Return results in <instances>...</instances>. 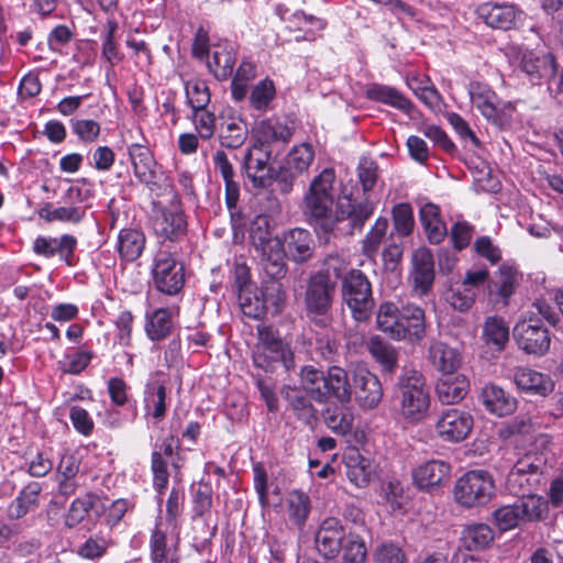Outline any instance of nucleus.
Segmentation results:
<instances>
[{
    "label": "nucleus",
    "mask_w": 563,
    "mask_h": 563,
    "mask_svg": "<svg viewBox=\"0 0 563 563\" xmlns=\"http://www.w3.org/2000/svg\"><path fill=\"white\" fill-rule=\"evenodd\" d=\"M334 181L335 173L332 168H324L312 179L303 197L305 214L320 224L325 232H332L334 225L343 221H347L351 233L361 230L374 212L373 202L367 198L355 202L350 196H343L338 199L333 211Z\"/></svg>",
    "instance_id": "nucleus-1"
},
{
    "label": "nucleus",
    "mask_w": 563,
    "mask_h": 563,
    "mask_svg": "<svg viewBox=\"0 0 563 563\" xmlns=\"http://www.w3.org/2000/svg\"><path fill=\"white\" fill-rule=\"evenodd\" d=\"M377 328L389 338L416 344L426 336L424 310L407 303L399 309L394 302H383L376 316Z\"/></svg>",
    "instance_id": "nucleus-2"
},
{
    "label": "nucleus",
    "mask_w": 563,
    "mask_h": 563,
    "mask_svg": "<svg viewBox=\"0 0 563 563\" xmlns=\"http://www.w3.org/2000/svg\"><path fill=\"white\" fill-rule=\"evenodd\" d=\"M542 319L555 324L559 316L554 307L545 300L538 299L514 328V336L519 347L527 354L541 356L550 349V333Z\"/></svg>",
    "instance_id": "nucleus-3"
},
{
    "label": "nucleus",
    "mask_w": 563,
    "mask_h": 563,
    "mask_svg": "<svg viewBox=\"0 0 563 563\" xmlns=\"http://www.w3.org/2000/svg\"><path fill=\"white\" fill-rule=\"evenodd\" d=\"M394 408L407 423L417 424L428 416L431 396L424 376L416 369H406L395 387Z\"/></svg>",
    "instance_id": "nucleus-4"
},
{
    "label": "nucleus",
    "mask_w": 563,
    "mask_h": 563,
    "mask_svg": "<svg viewBox=\"0 0 563 563\" xmlns=\"http://www.w3.org/2000/svg\"><path fill=\"white\" fill-rule=\"evenodd\" d=\"M250 239L262 256L266 273L273 278L284 276L283 242L273 234L267 216L255 217L250 227Z\"/></svg>",
    "instance_id": "nucleus-5"
},
{
    "label": "nucleus",
    "mask_w": 563,
    "mask_h": 563,
    "mask_svg": "<svg viewBox=\"0 0 563 563\" xmlns=\"http://www.w3.org/2000/svg\"><path fill=\"white\" fill-rule=\"evenodd\" d=\"M258 342L253 350V363L265 372L283 365L286 372L295 369V357L288 343L269 327H260Z\"/></svg>",
    "instance_id": "nucleus-6"
},
{
    "label": "nucleus",
    "mask_w": 563,
    "mask_h": 563,
    "mask_svg": "<svg viewBox=\"0 0 563 563\" xmlns=\"http://www.w3.org/2000/svg\"><path fill=\"white\" fill-rule=\"evenodd\" d=\"M548 511V501L538 495L519 498L511 505L498 507L492 514L493 523L503 532L519 527L523 522L536 521Z\"/></svg>",
    "instance_id": "nucleus-7"
},
{
    "label": "nucleus",
    "mask_w": 563,
    "mask_h": 563,
    "mask_svg": "<svg viewBox=\"0 0 563 563\" xmlns=\"http://www.w3.org/2000/svg\"><path fill=\"white\" fill-rule=\"evenodd\" d=\"M335 292V282L327 274H313L306 286L307 316L316 325L325 328L331 322L330 309Z\"/></svg>",
    "instance_id": "nucleus-8"
},
{
    "label": "nucleus",
    "mask_w": 563,
    "mask_h": 563,
    "mask_svg": "<svg viewBox=\"0 0 563 563\" xmlns=\"http://www.w3.org/2000/svg\"><path fill=\"white\" fill-rule=\"evenodd\" d=\"M496 486L493 475L485 470L463 474L454 485L455 501L465 508L482 507L490 501Z\"/></svg>",
    "instance_id": "nucleus-9"
},
{
    "label": "nucleus",
    "mask_w": 563,
    "mask_h": 563,
    "mask_svg": "<svg viewBox=\"0 0 563 563\" xmlns=\"http://www.w3.org/2000/svg\"><path fill=\"white\" fill-rule=\"evenodd\" d=\"M342 298L357 322L369 319L374 307L372 286L366 275L358 269H351L343 278Z\"/></svg>",
    "instance_id": "nucleus-10"
},
{
    "label": "nucleus",
    "mask_w": 563,
    "mask_h": 563,
    "mask_svg": "<svg viewBox=\"0 0 563 563\" xmlns=\"http://www.w3.org/2000/svg\"><path fill=\"white\" fill-rule=\"evenodd\" d=\"M544 460L537 453H527L519 457L506 477V487L510 494L521 496L533 495L540 483Z\"/></svg>",
    "instance_id": "nucleus-11"
},
{
    "label": "nucleus",
    "mask_w": 563,
    "mask_h": 563,
    "mask_svg": "<svg viewBox=\"0 0 563 563\" xmlns=\"http://www.w3.org/2000/svg\"><path fill=\"white\" fill-rule=\"evenodd\" d=\"M152 280L159 292L167 296L178 295L185 285L183 264L169 251L158 250L153 260Z\"/></svg>",
    "instance_id": "nucleus-12"
},
{
    "label": "nucleus",
    "mask_w": 563,
    "mask_h": 563,
    "mask_svg": "<svg viewBox=\"0 0 563 563\" xmlns=\"http://www.w3.org/2000/svg\"><path fill=\"white\" fill-rule=\"evenodd\" d=\"M273 151L252 143L246 150L242 168L254 188H268L276 178V169L271 163Z\"/></svg>",
    "instance_id": "nucleus-13"
},
{
    "label": "nucleus",
    "mask_w": 563,
    "mask_h": 563,
    "mask_svg": "<svg viewBox=\"0 0 563 563\" xmlns=\"http://www.w3.org/2000/svg\"><path fill=\"white\" fill-rule=\"evenodd\" d=\"M239 303L244 316L251 319L262 318L269 308L277 309L282 298V287L272 282L257 288L244 289L238 294Z\"/></svg>",
    "instance_id": "nucleus-14"
},
{
    "label": "nucleus",
    "mask_w": 563,
    "mask_h": 563,
    "mask_svg": "<svg viewBox=\"0 0 563 563\" xmlns=\"http://www.w3.org/2000/svg\"><path fill=\"white\" fill-rule=\"evenodd\" d=\"M473 423L470 412L457 408H448L439 413L434 428L443 441L456 443L468 437Z\"/></svg>",
    "instance_id": "nucleus-15"
},
{
    "label": "nucleus",
    "mask_w": 563,
    "mask_h": 563,
    "mask_svg": "<svg viewBox=\"0 0 563 563\" xmlns=\"http://www.w3.org/2000/svg\"><path fill=\"white\" fill-rule=\"evenodd\" d=\"M84 201V190L79 187L70 186L60 198L62 205L53 209H43L41 217L47 221L77 224L86 216L87 208L82 205Z\"/></svg>",
    "instance_id": "nucleus-16"
},
{
    "label": "nucleus",
    "mask_w": 563,
    "mask_h": 563,
    "mask_svg": "<svg viewBox=\"0 0 563 563\" xmlns=\"http://www.w3.org/2000/svg\"><path fill=\"white\" fill-rule=\"evenodd\" d=\"M294 123L287 118L272 117L261 120L253 129V143L266 148L285 145L294 134Z\"/></svg>",
    "instance_id": "nucleus-17"
},
{
    "label": "nucleus",
    "mask_w": 563,
    "mask_h": 563,
    "mask_svg": "<svg viewBox=\"0 0 563 563\" xmlns=\"http://www.w3.org/2000/svg\"><path fill=\"white\" fill-rule=\"evenodd\" d=\"M179 539V530L163 526V518L157 517L155 527L151 531L150 558L152 563H177L173 547Z\"/></svg>",
    "instance_id": "nucleus-18"
},
{
    "label": "nucleus",
    "mask_w": 563,
    "mask_h": 563,
    "mask_svg": "<svg viewBox=\"0 0 563 563\" xmlns=\"http://www.w3.org/2000/svg\"><path fill=\"white\" fill-rule=\"evenodd\" d=\"M152 227L155 235L162 241L177 242L187 233L185 214L177 207L157 209Z\"/></svg>",
    "instance_id": "nucleus-19"
},
{
    "label": "nucleus",
    "mask_w": 563,
    "mask_h": 563,
    "mask_svg": "<svg viewBox=\"0 0 563 563\" xmlns=\"http://www.w3.org/2000/svg\"><path fill=\"white\" fill-rule=\"evenodd\" d=\"M478 14L493 29L510 30L519 26L525 20V12L514 3H485L479 7Z\"/></svg>",
    "instance_id": "nucleus-20"
},
{
    "label": "nucleus",
    "mask_w": 563,
    "mask_h": 563,
    "mask_svg": "<svg viewBox=\"0 0 563 563\" xmlns=\"http://www.w3.org/2000/svg\"><path fill=\"white\" fill-rule=\"evenodd\" d=\"M355 400L363 409L376 408L383 398V387L376 375L358 366L353 372Z\"/></svg>",
    "instance_id": "nucleus-21"
},
{
    "label": "nucleus",
    "mask_w": 563,
    "mask_h": 563,
    "mask_svg": "<svg viewBox=\"0 0 563 563\" xmlns=\"http://www.w3.org/2000/svg\"><path fill=\"white\" fill-rule=\"evenodd\" d=\"M76 247L77 239L70 234H63L59 238L37 236L33 242L35 254L46 258L57 255L68 266L75 264Z\"/></svg>",
    "instance_id": "nucleus-22"
},
{
    "label": "nucleus",
    "mask_w": 563,
    "mask_h": 563,
    "mask_svg": "<svg viewBox=\"0 0 563 563\" xmlns=\"http://www.w3.org/2000/svg\"><path fill=\"white\" fill-rule=\"evenodd\" d=\"M517 67L527 75L531 82L552 75L555 70V58L550 53H537L530 49H520L515 56Z\"/></svg>",
    "instance_id": "nucleus-23"
},
{
    "label": "nucleus",
    "mask_w": 563,
    "mask_h": 563,
    "mask_svg": "<svg viewBox=\"0 0 563 563\" xmlns=\"http://www.w3.org/2000/svg\"><path fill=\"white\" fill-rule=\"evenodd\" d=\"M346 536L339 519L325 518L316 534L317 550L327 559L335 558L340 553Z\"/></svg>",
    "instance_id": "nucleus-24"
},
{
    "label": "nucleus",
    "mask_w": 563,
    "mask_h": 563,
    "mask_svg": "<svg viewBox=\"0 0 563 563\" xmlns=\"http://www.w3.org/2000/svg\"><path fill=\"white\" fill-rule=\"evenodd\" d=\"M412 269L410 280L413 290L421 297L426 296L432 288L434 282V261L430 250L420 247L412 254Z\"/></svg>",
    "instance_id": "nucleus-25"
},
{
    "label": "nucleus",
    "mask_w": 563,
    "mask_h": 563,
    "mask_svg": "<svg viewBox=\"0 0 563 563\" xmlns=\"http://www.w3.org/2000/svg\"><path fill=\"white\" fill-rule=\"evenodd\" d=\"M167 393L165 382L158 373H154L144 386L143 404L145 415L152 417L156 422L162 421L166 416Z\"/></svg>",
    "instance_id": "nucleus-26"
},
{
    "label": "nucleus",
    "mask_w": 563,
    "mask_h": 563,
    "mask_svg": "<svg viewBox=\"0 0 563 563\" xmlns=\"http://www.w3.org/2000/svg\"><path fill=\"white\" fill-rule=\"evenodd\" d=\"M468 95L473 107H475L484 118L493 123L500 121L499 98L488 85L472 81L468 85Z\"/></svg>",
    "instance_id": "nucleus-27"
},
{
    "label": "nucleus",
    "mask_w": 563,
    "mask_h": 563,
    "mask_svg": "<svg viewBox=\"0 0 563 563\" xmlns=\"http://www.w3.org/2000/svg\"><path fill=\"white\" fill-rule=\"evenodd\" d=\"M451 466L441 460H431L413 471V481L421 488L431 490L440 487L450 478Z\"/></svg>",
    "instance_id": "nucleus-28"
},
{
    "label": "nucleus",
    "mask_w": 563,
    "mask_h": 563,
    "mask_svg": "<svg viewBox=\"0 0 563 563\" xmlns=\"http://www.w3.org/2000/svg\"><path fill=\"white\" fill-rule=\"evenodd\" d=\"M311 511V499L301 489L290 490L284 498V514L287 522L302 530Z\"/></svg>",
    "instance_id": "nucleus-29"
},
{
    "label": "nucleus",
    "mask_w": 563,
    "mask_h": 563,
    "mask_svg": "<svg viewBox=\"0 0 563 563\" xmlns=\"http://www.w3.org/2000/svg\"><path fill=\"white\" fill-rule=\"evenodd\" d=\"M313 251V240L308 230L295 228L284 239L283 256L287 255L296 263L309 260Z\"/></svg>",
    "instance_id": "nucleus-30"
},
{
    "label": "nucleus",
    "mask_w": 563,
    "mask_h": 563,
    "mask_svg": "<svg viewBox=\"0 0 563 563\" xmlns=\"http://www.w3.org/2000/svg\"><path fill=\"white\" fill-rule=\"evenodd\" d=\"M344 465L346 477L356 487H365L375 472L373 461L356 449H350L344 454Z\"/></svg>",
    "instance_id": "nucleus-31"
},
{
    "label": "nucleus",
    "mask_w": 563,
    "mask_h": 563,
    "mask_svg": "<svg viewBox=\"0 0 563 563\" xmlns=\"http://www.w3.org/2000/svg\"><path fill=\"white\" fill-rule=\"evenodd\" d=\"M517 387L526 393L547 396L554 389V382L544 373L529 367H519L514 374Z\"/></svg>",
    "instance_id": "nucleus-32"
},
{
    "label": "nucleus",
    "mask_w": 563,
    "mask_h": 563,
    "mask_svg": "<svg viewBox=\"0 0 563 563\" xmlns=\"http://www.w3.org/2000/svg\"><path fill=\"white\" fill-rule=\"evenodd\" d=\"M178 314V307L156 308L145 314V332L150 340L166 339L173 328V318Z\"/></svg>",
    "instance_id": "nucleus-33"
},
{
    "label": "nucleus",
    "mask_w": 563,
    "mask_h": 563,
    "mask_svg": "<svg viewBox=\"0 0 563 563\" xmlns=\"http://www.w3.org/2000/svg\"><path fill=\"white\" fill-rule=\"evenodd\" d=\"M470 383L464 374H443L438 380L435 391L438 399L445 405L461 401L467 395Z\"/></svg>",
    "instance_id": "nucleus-34"
},
{
    "label": "nucleus",
    "mask_w": 563,
    "mask_h": 563,
    "mask_svg": "<svg viewBox=\"0 0 563 563\" xmlns=\"http://www.w3.org/2000/svg\"><path fill=\"white\" fill-rule=\"evenodd\" d=\"M323 420L334 433L345 435L353 430L355 411L350 402L339 401V404H331L324 409Z\"/></svg>",
    "instance_id": "nucleus-35"
},
{
    "label": "nucleus",
    "mask_w": 563,
    "mask_h": 563,
    "mask_svg": "<svg viewBox=\"0 0 563 563\" xmlns=\"http://www.w3.org/2000/svg\"><path fill=\"white\" fill-rule=\"evenodd\" d=\"M322 393L324 394V402L330 398L350 402L352 390L346 371L340 366L329 367L322 383Z\"/></svg>",
    "instance_id": "nucleus-36"
},
{
    "label": "nucleus",
    "mask_w": 563,
    "mask_h": 563,
    "mask_svg": "<svg viewBox=\"0 0 563 563\" xmlns=\"http://www.w3.org/2000/svg\"><path fill=\"white\" fill-rule=\"evenodd\" d=\"M481 398L485 408L498 417L511 415L517 408L516 399L494 384L482 389Z\"/></svg>",
    "instance_id": "nucleus-37"
},
{
    "label": "nucleus",
    "mask_w": 563,
    "mask_h": 563,
    "mask_svg": "<svg viewBox=\"0 0 563 563\" xmlns=\"http://www.w3.org/2000/svg\"><path fill=\"white\" fill-rule=\"evenodd\" d=\"M428 360L442 374H452L461 364V355L457 350L439 340L431 341Z\"/></svg>",
    "instance_id": "nucleus-38"
},
{
    "label": "nucleus",
    "mask_w": 563,
    "mask_h": 563,
    "mask_svg": "<svg viewBox=\"0 0 563 563\" xmlns=\"http://www.w3.org/2000/svg\"><path fill=\"white\" fill-rule=\"evenodd\" d=\"M128 154L133 166L135 177L143 184H152L155 179V161L151 151L139 143L128 146Z\"/></svg>",
    "instance_id": "nucleus-39"
},
{
    "label": "nucleus",
    "mask_w": 563,
    "mask_h": 563,
    "mask_svg": "<svg viewBox=\"0 0 563 563\" xmlns=\"http://www.w3.org/2000/svg\"><path fill=\"white\" fill-rule=\"evenodd\" d=\"M366 96L372 101L382 102L406 114L411 113L413 103L394 87L374 84L366 90Z\"/></svg>",
    "instance_id": "nucleus-40"
},
{
    "label": "nucleus",
    "mask_w": 563,
    "mask_h": 563,
    "mask_svg": "<svg viewBox=\"0 0 563 563\" xmlns=\"http://www.w3.org/2000/svg\"><path fill=\"white\" fill-rule=\"evenodd\" d=\"M145 242V235L139 229L125 228L120 230L117 242L120 258L125 262H134L142 255Z\"/></svg>",
    "instance_id": "nucleus-41"
},
{
    "label": "nucleus",
    "mask_w": 563,
    "mask_h": 563,
    "mask_svg": "<svg viewBox=\"0 0 563 563\" xmlns=\"http://www.w3.org/2000/svg\"><path fill=\"white\" fill-rule=\"evenodd\" d=\"M113 545L111 533L95 532L87 537L81 543L76 547V554L82 560L97 561L103 558L108 550Z\"/></svg>",
    "instance_id": "nucleus-42"
},
{
    "label": "nucleus",
    "mask_w": 563,
    "mask_h": 563,
    "mask_svg": "<svg viewBox=\"0 0 563 563\" xmlns=\"http://www.w3.org/2000/svg\"><path fill=\"white\" fill-rule=\"evenodd\" d=\"M276 98V87L268 77L256 82L250 90V108L258 115L273 110V103Z\"/></svg>",
    "instance_id": "nucleus-43"
},
{
    "label": "nucleus",
    "mask_w": 563,
    "mask_h": 563,
    "mask_svg": "<svg viewBox=\"0 0 563 563\" xmlns=\"http://www.w3.org/2000/svg\"><path fill=\"white\" fill-rule=\"evenodd\" d=\"M249 135V129L241 117H232L224 120L219 132L221 146L230 150L241 147Z\"/></svg>",
    "instance_id": "nucleus-44"
},
{
    "label": "nucleus",
    "mask_w": 563,
    "mask_h": 563,
    "mask_svg": "<svg viewBox=\"0 0 563 563\" xmlns=\"http://www.w3.org/2000/svg\"><path fill=\"white\" fill-rule=\"evenodd\" d=\"M419 214L429 242L432 244L440 243L445 238L448 230L440 218L439 207L433 203H426L420 208Z\"/></svg>",
    "instance_id": "nucleus-45"
},
{
    "label": "nucleus",
    "mask_w": 563,
    "mask_h": 563,
    "mask_svg": "<svg viewBox=\"0 0 563 563\" xmlns=\"http://www.w3.org/2000/svg\"><path fill=\"white\" fill-rule=\"evenodd\" d=\"M495 533L486 523H474L464 528L462 532V543L467 551H481L490 545Z\"/></svg>",
    "instance_id": "nucleus-46"
},
{
    "label": "nucleus",
    "mask_w": 563,
    "mask_h": 563,
    "mask_svg": "<svg viewBox=\"0 0 563 563\" xmlns=\"http://www.w3.org/2000/svg\"><path fill=\"white\" fill-rule=\"evenodd\" d=\"M234 64L235 54L227 46H217L208 59V68L218 80L228 79L233 73Z\"/></svg>",
    "instance_id": "nucleus-47"
},
{
    "label": "nucleus",
    "mask_w": 563,
    "mask_h": 563,
    "mask_svg": "<svg viewBox=\"0 0 563 563\" xmlns=\"http://www.w3.org/2000/svg\"><path fill=\"white\" fill-rule=\"evenodd\" d=\"M371 355L382 365L384 371L393 373L397 367L398 353L396 349L380 336L374 335L367 343Z\"/></svg>",
    "instance_id": "nucleus-48"
},
{
    "label": "nucleus",
    "mask_w": 563,
    "mask_h": 563,
    "mask_svg": "<svg viewBox=\"0 0 563 563\" xmlns=\"http://www.w3.org/2000/svg\"><path fill=\"white\" fill-rule=\"evenodd\" d=\"M483 338L486 344L501 351L509 341V327L500 317H488L484 323Z\"/></svg>",
    "instance_id": "nucleus-49"
},
{
    "label": "nucleus",
    "mask_w": 563,
    "mask_h": 563,
    "mask_svg": "<svg viewBox=\"0 0 563 563\" xmlns=\"http://www.w3.org/2000/svg\"><path fill=\"white\" fill-rule=\"evenodd\" d=\"M255 76V65L249 60H243L236 69L230 87L231 97L235 102H241L246 98L249 84Z\"/></svg>",
    "instance_id": "nucleus-50"
},
{
    "label": "nucleus",
    "mask_w": 563,
    "mask_h": 563,
    "mask_svg": "<svg viewBox=\"0 0 563 563\" xmlns=\"http://www.w3.org/2000/svg\"><path fill=\"white\" fill-rule=\"evenodd\" d=\"M324 373L312 365H306L300 369V384L302 389L311 399L319 404H324V394L322 393V383Z\"/></svg>",
    "instance_id": "nucleus-51"
},
{
    "label": "nucleus",
    "mask_w": 563,
    "mask_h": 563,
    "mask_svg": "<svg viewBox=\"0 0 563 563\" xmlns=\"http://www.w3.org/2000/svg\"><path fill=\"white\" fill-rule=\"evenodd\" d=\"M185 93L191 110H202L211 101V93L206 80L194 78L185 82Z\"/></svg>",
    "instance_id": "nucleus-52"
},
{
    "label": "nucleus",
    "mask_w": 563,
    "mask_h": 563,
    "mask_svg": "<svg viewBox=\"0 0 563 563\" xmlns=\"http://www.w3.org/2000/svg\"><path fill=\"white\" fill-rule=\"evenodd\" d=\"M314 159L313 146L309 143L295 145L288 153L286 165L294 174L307 172Z\"/></svg>",
    "instance_id": "nucleus-53"
},
{
    "label": "nucleus",
    "mask_w": 563,
    "mask_h": 563,
    "mask_svg": "<svg viewBox=\"0 0 563 563\" xmlns=\"http://www.w3.org/2000/svg\"><path fill=\"white\" fill-rule=\"evenodd\" d=\"M280 394L289 402L298 419L309 422L314 418L316 411L312 404L299 390L289 386H284Z\"/></svg>",
    "instance_id": "nucleus-54"
},
{
    "label": "nucleus",
    "mask_w": 563,
    "mask_h": 563,
    "mask_svg": "<svg viewBox=\"0 0 563 563\" xmlns=\"http://www.w3.org/2000/svg\"><path fill=\"white\" fill-rule=\"evenodd\" d=\"M41 486L38 483L29 484L12 501L9 514L13 518H21L36 506Z\"/></svg>",
    "instance_id": "nucleus-55"
},
{
    "label": "nucleus",
    "mask_w": 563,
    "mask_h": 563,
    "mask_svg": "<svg viewBox=\"0 0 563 563\" xmlns=\"http://www.w3.org/2000/svg\"><path fill=\"white\" fill-rule=\"evenodd\" d=\"M185 494L183 490L173 488L166 501V517L163 519V526L172 528L174 531L180 529L179 519L184 510Z\"/></svg>",
    "instance_id": "nucleus-56"
},
{
    "label": "nucleus",
    "mask_w": 563,
    "mask_h": 563,
    "mask_svg": "<svg viewBox=\"0 0 563 563\" xmlns=\"http://www.w3.org/2000/svg\"><path fill=\"white\" fill-rule=\"evenodd\" d=\"M195 130L203 141L210 140L216 132V114L213 111L202 108V110H191L189 115Z\"/></svg>",
    "instance_id": "nucleus-57"
},
{
    "label": "nucleus",
    "mask_w": 563,
    "mask_h": 563,
    "mask_svg": "<svg viewBox=\"0 0 563 563\" xmlns=\"http://www.w3.org/2000/svg\"><path fill=\"white\" fill-rule=\"evenodd\" d=\"M394 231L400 236H408L415 225L412 207L401 202L393 208Z\"/></svg>",
    "instance_id": "nucleus-58"
},
{
    "label": "nucleus",
    "mask_w": 563,
    "mask_h": 563,
    "mask_svg": "<svg viewBox=\"0 0 563 563\" xmlns=\"http://www.w3.org/2000/svg\"><path fill=\"white\" fill-rule=\"evenodd\" d=\"M476 295L462 284L456 287H451L446 295V302L460 312H465L472 308L475 302Z\"/></svg>",
    "instance_id": "nucleus-59"
},
{
    "label": "nucleus",
    "mask_w": 563,
    "mask_h": 563,
    "mask_svg": "<svg viewBox=\"0 0 563 563\" xmlns=\"http://www.w3.org/2000/svg\"><path fill=\"white\" fill-rule=\"evenodd\" d=\"M344 563H364L367 551L365 542L355 533H349L341 548Z\"/></svg>",
    "instance_id": "nucleus-60"
},
{
    "label": "nucleus",
    "mask_w": 563,
    "mask_h": 563,
    "mask_svg": "<svg viewBox=\"0 0 563 563\" xmlns=\"http://www.w3.org/2000/svg\"><path fill=\"white\" fill-rule=\"evenodd\" d=\"M136 416H137V409H136L135 404L131 407L130 415L123 413L118 408H109V409H106L103 412L99 413V417L101 418L103 426L111 430L121 429L126 423L134 422Z\"/></svg>",
    "instance_id": "nucleus-61"
},
{
    "label": "nucleus",
    "mask_w": 563,
    "mask_h": 563,
    "mask_svg": "<svg viewBox=\"0 0 563 563\" xmlns=\"http://www.w3.org/2000/svg\"><path fill=\"white\" fill-rule=\"evenodd\" d=\"M387 229V218H378L363 241V250L368 256L374 255L378 251Z\"/></svg>",
    "instance_id": "nucleus-62"
},
{
    "label": "nucleus",
    "mask_w": 563,
    "mask_h": 563,
    "mask_svg": "<svg viewBox=\"0 0 563 563\" xmlns=\"http://www.w3.org/2000/svg\"><path fill=\"white\" fill-rule=\"evenodd\" d=\"M73 133L84 143H93L100 134V124L91 119H71Z\"/></svg>",
    "instance_id": "nucleus-63"
},
{
    "label": "nucleus",
    "mask_w": 563,
    "mask_h": 563,
    "mask_svg": "<svg viewBox=\"0 0 563 563\" xmlns=\"http://www.w3.org/2000/svg\"><path fill=\"white\" fill-rule=\"evenodd\" d=\"M516 284V271L510 266L501 265L499 267V275L495 282V288L504 303H507L508 299L515 292Z\"/></svg>",
    "instance_id": "nucleus-64"
}]
</instances>
